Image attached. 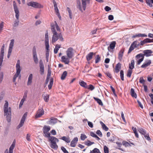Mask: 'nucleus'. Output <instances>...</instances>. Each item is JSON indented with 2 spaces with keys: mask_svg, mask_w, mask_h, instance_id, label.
Listing matches in <instances>:
<instances>
[{
  "mask_svg": "<svg viewBox=\"0 0 153 153\" xmlns=\"http://www.w3.org/2000/svg\"><path fill=\"white\" fill-rule=\"evenodd\" d=\"M145 80L144 79L143 77H141L140 78L139 82L140 83L143 84V85H145Z\"/></svg>",
  "mask_w": 153,
  "mask_h": 153,
  "instance_id": "nucleus-54",
  "label": "nucleus"
},
{
  "mask_svg": "<svg viewBox=\"0 0 153 153\" xmlns=\"http://www.w3.org/2000/svg\"><path fill=\"white\" fill-rule=\"evenodd\" d=\"M4 44L1 49L0 60H3L4 53Z\"/></svg>",
  "mask_w": 153,
  "mask_h": 153,
  "instance_id": "nucleus-17",
  "label": "nucleus"
},
{
  "mask_svg": "<svg viewBox=\"0 0 153 153\" xmlns=\"http://www.w3.org/2000/svg\"><path fill=\"white\" fill-rule=\"evenodd\" d=\"M50 130V128L49 126H45L43 128V132H48Z\"/></svg>",
  "mask_w": 153,
  "mask_h": 153,
  "instance_id": "nucleus-38",
  "label": "nucleus"
},
{
  "mask_svg": "<svg viewBox=\"0 0 153 153\" xmlns=\"http://www.w3.org/2000/svg\"><path fill=\"white\" fill-rule=\"evenodd\" d=\"M42 96L43 97L44 101L45 102H47L49 100V95L48 94H44L42 95Z\"/></svg>",
  "mask_w": 153,
  "mask_h": 153,
  "instance_id": "nucleus-28",
  "label": "nucleus"
},
{
  "mask_svg": "<svg viewBox=\"0 0 153 153\" xmlns=\"http://www.w3.org/2000/svg\"><path fill=\"white\" fill-rule=\"evenodd\" d=\"M78 138L77 137H74L71 143V146L72 147H75L77 143Z\"/></svg>",
  "mask_w": 153,
  "mask_h": 153,
  "instance_id": "nucleus-16",
  "label": "nucleus"
},
{
  "mask_svg": "<svg viewBox=\"0 0 153 153\" xmlns=\"http://www.w3.org/2000/svg\"><path fill=\"white\" fill-rule=\"evenodd\" d=\"M16 73L14 75L13 79V82H15L17 77L19 76V77H21L20 73L21 72V68L20 66V61L19 60H18L17 61L16 65Z\"/></svg>",
  "mask_w": 153,
  "mask_h": 153,
  "instance_id": "nucleus-3",
  "label": "nucleus"
},
{
  "mask_svg": "<svg viewBox=\"0 0 153 153\" xmlns=\"http://www.w3.org/2000/svg\"><path fill=\"white\" fill-rule=\"evenodd\" d=\"M144 137L148 141H150L151 140V139L149 137V135L148 134H146L144 135Z\"/></svg>",
  "mask_w": 153,
  "mask_h": 153,
  "instance_id": "nucleus-55",
  "label": "nucleus"
},
{
  "mask_svg": "<svg viewBox=\"0 0 153 153\" xmlns=\"http://www.w3.org/2000/svg\"><path fill=\"white\" fill-rule=\"evenodd\" d=\"M45 44L46 47V58L49 57V38L48 33V32H46L45 35Z\"/></svg>",
  "mask_w": 153,
  "mask_h": 153,
  "instance_id": "nucleus-5",
  "label": "nucleus"
},
{
  "mask_svg": "<svg viewBox=\"0 0 153 153\" xmlns=\"http://www.w3.org/2000/svg\"><path fill=\"white\" fill-rule=\"evenodd\" d=\"M13 6L14 10L16 14V19H19V11L15 1H13Z\"/></svg>",
  "mask_w": 153,
  "mask_h": 153,
  "instance_id": "nucleus-7",
  "label": "nucleus"
},
{
  "mask_svg": "<svg viewBox=\"0 0 153 153\" xmlns=\"http://www.w3.org/2000/svg\"><path fill=\"white\" fill-rule=\"evenodd\" d=\"M33 79V74H30L28 79V81L27 82V85H30L32 82V80Z\"/></svg>",
  "mask_w": 153,
  "mask_h": 153,
  "instance_id": "nucleus-20",
  "label": "nucleus"
},
{
  "mask_svg": "<svg viewBox=\"0 0 153 153\" xmlns=\"http://www.w3.org/2000/svg\"><path fill=\"white\" fill-rule=\"evenodd\" d=\"M44 114V110L42 108H39L37 111L36 114L35 116L36 118H39L42 116Z\"/></svg>",
  "mask_w": 153,
  "mask_h": 153,
  "instance_id": "nucleus-12",
  "label": "nucleus"
},
{
  "mask_svg": "<svg viewBox=\"0 0 153 153\" xmlns=\"http://www.w3.org/2000/svg\"><path fill=\"white\" fill-rule=\"evenodd\" d=\"M132 73V71L131 70V69L128 70V71L127 74V76H128L129 77H130L131 76Z\"/></svg>",
  "mask_w": 153,
  "mask_h": 153,
  "instance_id": "nucleus-53",
  "label": "nucleus"
},
{
  "mask_svg": "<svg viewBox=\"0 0 153 153\" xmlns=\"http://www.w3.org/2000/svg\"><path fill=\"white\" fill-rule=\"evenodd\" d=\"M4 106V111L5 115H6L7 121L8 122H10L11 120V111L10 107L8 108V103L7 101H5Z\"/></svg>",
  "mask_w": 153,
  "mask_h": 153,
  "instance_id": "nucleus-2",
  "label": "nucleus"
},
{
  "mask_svg": "<svg viewBox=\"0 0 153 153\" xmlns=\"http://www.w3.org/2000/svg\"><path fill=\"white\" fill-rule=\"evenodd\" d=\"M121 64L120 63H118L116 65L115 68V71L117 73H118L121 69Z\"/></svg>",
  "mask_w": 153,
  "mask_h": 153,
  "instance_id": "nucleus-27",
  "label": "nucleus"
},
{
  "mask_svg": "<svg viewBox=\"0 0 153 153\" xmlns=\"http://www.w3.org/2000/svg\"><path fill=\"white\" fill-rule=\"evenodd\" d=\"M116 42L114 41L112 42L110 44L108 48V50H109V48L112 49H113L114 48L116 45Z\"/></svg>",
  "mask_w": 153,
  "mask_h": 153,
  "instance_id": "nucleus-26",
  "label": "nucleus"
},
{
  "mask_svg": "<svg viewBox=\"0 0 153 153\" xmlns=\"http://www.w3.org/2000/svg\"><path fill=\"white\" fill-rule=\"evenodd\" d=\"M87 0H82V5L84 10H85L86 7Z\"/></svg>",
  "mask_w": 153,
  "mask_h": 153,
  "instance_id": "nucleus-33",
  "label": "nucleus"
},
{
  "mask_svg": "<svg viewBox=\"0 0 153 153\" xmlns=\"http://www.w3.org/2000/svg\"><path fill=\"white\" fill-rule=\"evenodd\" d=\"M88 89L92 91L94 89V87L91 85H89Z\"/></svg>",
  "mask_w": 153,
  "mask_h": 153,
  "instance_id": "nucleus-63",
  "label": "nucleus"
},
{
  "mask_svg": "<svg viewBox=\"0 0 153 153\" xmlns=\"http://www.w3.org/2000/svg\"><path fill=\"white\" fill-rule=\"evenodd\" d=\"M44 134V136L47 137L49 138V139L50 137V134L48 132H46L45 131L43 132Z\"/></svg>",
  "mask_w": 153,
  "mask_h": 153,
  "instance_id": "nucleus-47",
  "label": "nucleus"
},
{
  "mask_svg": "<svg viewBox=\"0 0 153 153\" xmlns=\"http://www.w3.org/2000/svg\"><path fill=\"white\" fill-rule=\"evenodd\" d=\"M136 57L137 59H139L141 58L140 59H138L137 61V64L140 65L141 62L143 60L144 58V55L143 54L140 53L136 56Z\"/></svg>",
  "mask_w": 153,
  "mask_h": 153,
  "instance_id": "nucleus-13",
  "label": "nucleus"
},
{
  "mask_svg": "<svg viewBox=\"0 0 153 153\" xmlns=\"http://www.w3.org/2000/svg\"><path fill=\"white\" fill-rule=\"evenodd\" d=\"M135 48H134L133 45H131L129 48L128 53V54L130 53Z\"/></svg>",
  "mask_w": 153,
  "mask_h": 153,
  "instance_id": "nucleus-52",
  "label": "nucleus"
},
{
  "mask_svg": "<svg viewBox=\"0 0 153 153\" xmlns=\"http://www.w3.org/2000/svg\"><path fill=\"white\" fill-rule=\"evenodd\" d=\"M27 112L25 113L24 114L22 118L21 119L20 121V122L19 123V124L18 125V126L17 127V128H19L21 127H22L24 123V122L25 121V120L26 118V117H27Z\"/></svg>",
  "mask_w": 153,
  "mask_h": 153,
  "instance_id": "nucleus-10",
  "label": "nucleus"
},
{
  "mask_svg": "<svg viewBox=\"0 0 153 153\" xmlns=\"http://www.w3.org/2000/svg\"><path fill=\"white\" fill-rule=\"evenodd\" d=\"M61 139L68 143H69L71 142V140L68 137L63 136L61 137Z\"/></svg>",
  "mask_w": 153,
  "mask_h": 153,
  "instance_id": "nucleus-23",
  "label": "nucleus"
},
{
  "mask_svg": "<svg viewBox=\"0 0 153 153\" xmlns=\"http://www.w3.org/2000/svg\"><path fill=\"white\" fill-rule=\"evenodd\" d=\"M15 145V141L14 140L13 142L12 145L10 146L9 149V151L11 152H13V150L14 148Z\"/></svg>",
  "mask_w": 153,
  "mask_h": 153,
  "instance_id": "nucleus-29",
  "label": "nucleus"
},
{
  "mask_svg": "<svg viewBox=\"0 0 153 153\" xmlns=\"http://www.w3.org/2000/svg\"><path fill=\"white\" fill-rule=\"evenodd\" d=\"M49 140L51 141L50 146L53 149H56L58 148V146L56 143L59 141L58 139L52 136L50 138Z\"/></svg>",
  "mask_w": 153,
  "mask_h": 153,
  "instance_id": "nucleus-4",
  "label": "nucleus"
},
{
  "mask_svg": "<svg viewBox=\"0 0 153 153\" xmlns=\"http://www.w3.org/2000/svg\"><path fill=\"white\" fill-rule=\"evenodd\" d=\"M4 93L3 92H1L0 94V102H1V101L3 99L4 97Z\"/></svg>",
  "mask_w": 153,
  "mask_h": 153,
  "instance_id": "nucleus-59",
  "label": "nucleus"
},
{
  "mask_svg": "<svg viewBox=\"0 0 153 153\" xmlns=\"http://www.w3.org/2000/svg\"><path fill=\"white\" fill-rule=\"evenodd\" d=\"M134 59H132L131 61V62L129 65V68L131 70H132L134 68Z\"/></svg>",
  "mask_w": 153,
  "mask_h": 153,
  "instance_id": "nucleus-35",
  "label": "nucleus"
},
{
  "mask_svg": "<svg viewBox=\"0 0 153 153\" xmlns=\"http://www.w3.org/2000/svg\"><path fill=\"white\" fill-rule=\"evenodd\" d=\"M77 8H79L81 11L82 12V7L81 5L80 1L79 0H78L77 1Z\"/></svg>",
  "mask_w": 153,
  "mask_h": 153,
  "instance_id": "nucleus-43",
  "label": "nucleus"
},
{
  "mask_svg": "<svg viewBox=\"0 0 153 153\" xmlns=\"http://www.w3.org/2000/svg\"><path fill=\"white\" fill-rule=\"evenodd\" d=\"M143 53L144 54H143L144 56L148 57L151 56L152 51L150 50H147L144 51Z\"/></svg>",
  "mask_w": 153,
  "mask_h": 153,
  "instance_id": "nucleus-15",
  "label": "nucleus"
},
{
  "mask_svg": "<svg viewBox=\"0 0 153 153\" xmlns=\"http://www.w3.org/2000/svg\"><path fill=\"white\" fill-rule=\"evenodd\" d=\"M104 153H108V148L106 146H104Z\"/></svg>",
  "mask_w": 153,
  "mask_h": 153,
  "instance_id": "nucleus-58",
  "label": "nucleus"
},
{
  "mask_svg": "<svg viewBox=\"0 0 153 153\" xmlns=\"http://www.w3.org/2000/svg\"><path fill=\"white\" fill-rule=\"evenodd\" d=\"M61 47V46L59 45H56L55 48L54 50V52L55 54H56L58 51L59 48Z\"/></svg>",
  "mask_w": 153,
  "mask_h": 153,
  "instance_id": "nucleus-34",
  "label": "nucleus"
},
{
  "mask_svg": "<svg viewBox=\"0 0 153 153\" xmlns=\"http://www.w3.org/2000/svg\"><path fill=\"white\" fill-rule=\"evenodd\" d=\"M67 73L66 71H64L61 77L62 80H64L67 75Z\"/></svg>",
  "mask_w": 153,
  "mask_h": 153,
  "instance_id": "nucleus-40",
  "label": "nucleus"
},
{
  "mask_svg": "<svg viewBox=\"0 0 153 153\" xmlns=\"http://www.w3.org/2000/svg\"><path fill=\"white\" fill-rule=\"evenodd\" d=\"M138 131L142 134L145 135L146 134V131L142 128H139L138 129Z\"/></svg>",
  "mask_w": 153,
  "mask_h": 153,
  "instance_id": "nucleus-31",
  "label": "nucleus"
},
{
  "mask_svg": "<svg viewBox=\"0 0 153 153\" xmlns=\"http://www.w3.org/2000/svg\"><path fill=\"white\" fill-rule=\"evenodd\" d=\"M90 153H101L99 149L94 148L92 151H91Z\"/></svg>",
  "mask_w": 153,
  "mask_h": 153,
  "instance_id": "nucleus-44",
  "label": "nucleus"
},
{
  "mask_svg": "<svg viewBox=\"0 0 153 153\" xmlns=\"http://www.w3.org/2000/svg\"><path fill=\"white\" fill-rule=\"evenodd\" d=\"M61 149L64 153H69L66 149L63 146H62Z\"/></svg>",
  "mask_w": 153,
  "mask_h": 153,
  "instance_id": "nucleus-60",
  "label": "nucleus"
},
{
  "mask_svg": "<svg viewBox=\"0 0 153 153\" xmlns=\"http://www.w3.org/2000/svg\"><path fill=\"white\" fill-rule=\"evenodd\" d=\"M94 142L91 141L89 140H87L85 142V144L88 146H91V145L94 144Z\"/></svg>",
  "mask_w": 153,
  "mask_h": 153,
  "instance_id": "nucleus-39",
  "label": "nucleus"
},
{
  "mask_svg": "<svg viewBox=\"0 0 153 153\" xmlns=\"http://www.w3.org/2000/svg\"><path fill=\"white\" fill-rule=\"evenodd\" d=\"M19 22V19H16L15 21L14 24L13 25L14 27H16L18 26Z\"/></svg>",
  "mask_w": 153,
  "mask_h": 153,
  "instance_id": "nucleus-56",
  "label": "nucleus"
},
{
  "mask_svg": "<svg viewBox=\"0 0 153 153\" xmlns=\"http://www.w3.org/2000/svg\"><path fill=\"white\" fill-rule=\"evenodd\" d=\"M124 51L123 49H122L119 53L118 58L120 61L122 59V57Z\"/></svg>",
  "mask_w": 153,
  "mask_h": 153,
  "instance_id": "nucleus-22",
  "label": "nucleus"
},
{
  "mask_svg": "<svg viewBox=\"0 0 153 153\" xmlns=\"http://www.w3.org/2000/svg\"><path fill=\"white\" fill-rule=\"evenodd\" d=\"M57 120L56 118L52 119L50 121V123L52 124H54L57 123Z\"/></svg>",
  "mask_w": 153,
  "mask_h": 153,
  "instance_id": "nucleus-45",
  "label": "nucleus"
},
{
  "mask_svg": "<svg viewBox=\"0 0 153 153\" xmlns=\"http://www.w3.org/2000/svg\"><path fill=\"white\" fill-rule=\"evenodd\" d=\"M146 2L147 4L149 5L150 7H152L153 6L151 0H146Z\"/></svg>",
  "mask_w": 153,
  "mask_h": 153,
  "instance_id": "nucleus-51",
  "label": "nucleus"
},
{
  "mask_svg": "<svg viewBox=\"0 0 153 153\" xmlns=\"http://www.w3.org/2000/svg\"><path fill=\"white\" fill-rule=\"evenodd\" d=\"M66 54L67 57L71 59V58L74 56V49L72 48H69L66 51Z\"/></svg>",
  "mask_w": 153,
  "mask_h": 153,
  "instance_id": "nucleus-9",
  "label": "nucleus"
},
{
  "mask_svg": "<svg viewBox=\"0 0 153 153\" xmlns=\"http://www.w3.org/2000/svg\"><path fill=\"white\" fill-rule=\"evenodd\" d=\"M53 84V79L52 78H51L49 85H48V88L49 89H51V88Z\"/></svg>",
  "mask_w": 153,
  "mask_h": 153,
  "instance_id": "nucleus-41",
  "label": "nucleus"
},
{
  "mask_svg": "<svg viewBox=\"0 0 153 153\" xmlns=\"http://www.w3.org/2000/svg\"><path fill=\"white\" fill-rule=\"evenodd\" d=\"M130 93L131 96L136 98L137 97L136 94L133 88H131L130 91Z\"/></svg>",
  "mask_w": 153,
  "mask_h": 153,
  "instance_id": "nucleus-24",
  "label": "nucleus"
},
{
  "mask_svg": "<svg viewBox=\"0 0 153 153\" xmlns=\"http://www.w3.org/2000/svg\"><path fill=\"white\" fill-rule=\"evenodd\" d=\"M94 54L93 52H90L88 53L86 56V59L87 61H88L91 59Z\"/></svg>",
  "mask_w": 153,
  "mask_h": 153,
  "instance_id": "nucleus-25",
  "label": "nucleus"
},
{
  "mask_svg": "<svg viewBox=\"0 0 153 153\" xmlns=\"http://www.w3.org/2000/svg\"><path fill=\"white\" fill-rule=\"evenodd\" d=\"M93 98L97 102L99 105L102 106L103 105V103L101 100L95 97H93Z\"/></svg>",
  "mask_w": 153,
  "mask_h": 153,
  "instance_id": "nucleus-32",
  "label": "nucleus"
},
{
  "mask_svg": "<svg viewBox=\"0 0 153 153\" xmlns=\"http://www.w3.org/2000/svg\"><path fill=\"white\" fill-rule=\"evenodd\" d=\"M51 29L53 34L52 39V42L53 43L56 42L59 39L61 41H63L62 34L61 33H59L57 32L60 31V29L56 21L54 22V24L51 25Z\"/></svg>",
  "mask_w": 153,
  "mask_h": 153,
  "instance_id": "nucleus-1",
  "label": "nucleus"
},
{
  "mask_svg": "<svg viewBox=\"0 0 153 153\" xmlns=\"http://www.w3.org/2000/svg\"><path fill=\"white\" fill-rule=\"evenodd\" d=\"M100 123L102 126V128L105 131H107L108 130V128L102 122L100 121Z\"/></svg>",
  "mask_w": 153,
  "mask_h": 153,
  "instance_id": "nucleus-36",
  "label": "nucleus"
},
{
  "mask_svg": "<svg viewBox=\"0 0 153 153\" xmlns=\"http://www.w3.org/2000/svg\"><path fill=\"white\" fill-rule=\"evenodd\" d=\"M120 76L121 80L123 81L124 80V72L123 70H121L120 72Z\"/></svg>",
  "mask_w": 153,
  "mask_h": 153,
  "instance_id": "nucleus-50",
  "label": "nucleus"
},
{
  "mask_svg": "<svg viewBox=\"0 0 153 153\" xmlns=\"http://www.w3.org/2000/svg\"><path fill=\"white\" fill-rule=\"evenodd\" d=\"M88 126L91 128L93 127V124L90 121H88Z\"/></svg>",
  "mask_w": 153,
  "mask_h": 153,
  "instance_id": "nucleus-64",
  "label": "nucleus"
},
{
  "mask_svg": "<svg viewBox=\"0 0 153 153\" xmlns=\"http://www.w3.org/2000/svg\"><path fill=\"white\" fill-rule=\"evenodd\" d=\"M123 145L124 146L126 147H127L128 146H131V145L125 141H124L123 142Z\"/></svg>",
  "mask_w": 153,
  "mask_h": 153,
  "instance_id": "nucleus-49",
  "label": "nucleus"
},
{
  "mask_svg": "<svg viewBox=\"0 0 153 153\" xmlns=\"http://www.w3.org/2000/svg\"><path fill=\"white\" fill-rule=\"evenodd\" d=\"M33 79V74H30L28 79V81L27 82V85H30L32 82V80Z\"/></svg>",
  "mask_w": 153,
  "mask_h": 153,
  "instance_id": "nucleus-19",
  "label": "nucleus"
},
{
  "mask_svg": "<svg viewBox=\"0 0 153 153\" xmlns=\"http://www.w3.org/2000/svg\"><path fill=\"white\" fill-rule=\"evenodd\" d=\"M101 57L99 55H97L95 57V61L96 63H98L100 60Z\"/></svg>",
  "mask_w": 153,
  "mask_h": 153,
  "instance_id": "nucleus-42",
  "label": "nucleus"
},
{
  "mask_svg": "<svg viewBox=\"0 0 153 153\" xmlns=\"http://www.w3.org/2000/svg\"><path fill=\"white\" fill-rule=\"evenodd\" d=\"M27 4L28 6H31L35 8H40L43 7V6L39 3L33 1L28 2Z\"/></svg>",
  "mask_w": 153,
  "mask_h": 153,
  "instance_id": "nucleus-6",
  "label": "nucleus"
},
{
  "mask_svg": "<svg viewBox=\"0 0 153 153\" xmlns=\"http://www.w3.org/2000/svg\"><path fill=\"white\" fill-rule=\"evenodd\" d=\"M79 84L81 86L85 88H88V85L87 83L83 81L79 82Z\"/></svg>",
  "mask_w": 153,
  "mask_h": 153,
  "instance_id": "nucleus-30",
  "label": "nucleus"
},
{
  "mask_svg": "<svg viewBox=\"0 0 153 153\" xmlns=\"http://www.w3.org/2000/svg\"><path fill=\"white\" fill-rule=\"evenodd\" d=\"M39 66L40 74L42 75L44 73V66L42 59H40L39 60Z\"/></svg>",
  "mask_w": 153,
  "mask_h": 153,
  "instance_id": "nucleus-11",
  "label": "nucleus"
},
{
  "mask_svg": "<svg viewBox=\"0 0 153 153\" xmlns=\"http://www.w3.org/2000/svg\"><path fill=\"white\" fill-rule=\"evenodd\" d=\"M33 56L34 62L36 64H37L38 62V59L37 56L36 49L34 47L33 49Z\"/></svg>",
  "mask_w": 153,
  "mask_h": 153,
  "instance_id": "nucleus-8",
  "label": "nucleus"
},
{
  "mask_svg": "<svg viewBox=\"0 0 153 153\" xmlns=\"http://www.w3.org/2000/svg\"><path fill=\"white\" fill-rule=\"evenodd\" d=\"M70 58L66 56H62L61 57L62 61L64 62L65 64H68L70 62Z\"/></svg>",
  "mask_w": 153,
  "mask_h": 153,
  "instance_id": "nucleus-14",
  "label": "nucleus"
},
{
  "mask_svg": "<svg viewBox=\"0 0 153 153\" xmlns=\"http://www.w3.org/2000/svg\"><path fill=\"white\" fill-rule=\"evenodd\" d=\"M3 22H1L0 24V33H1L3 27Z\"/></svg>",
  "mask_w": 153,
  "mask_h": 153,
  "instance_id": "nucleus-62",
  "label": "nucleus"
},
{
  "mask_svg": "<svg viewBox=\"0 0 153 153\" xmlns=\"http://www.w3.org/2000/svg\"><path fill=\"white\" fill-rule=\"evenodd\" d=\"M14 39H11L10 40V42L9 47L13 48L14 46Z\"/></svg>",
  "mask_w": 153,
  "mask_h": 153,
  "instance_id": "nucleus-46",
  "label": "nucleus"
},
{
  "mask_svg": "<svg viewBox=\"0 0 153 153\" xmlns=\"http://www.w3.org/2000/svg\"><path fill=\"white\" fill-rule=\"evenodd\" d=\"M96 133L100 137H102V132L100 130H98L97 131Z\"/></svg>",
  "mask_w": 153,
  "mask_h": 153,
  "instance_id": "nucleus-61",
  "label": "nucleus"
},
{
  "mask_svg": "<svg viewBox=\"0 0 153 153\" xmlns=\"http://www.w3.org/2000/svg\"><path fill=\"white\" fill-rule=\"evenodd\" d=\"M87 138V137L85 134H81L80 139L82 140H84Z\"/></svg>",
  "mask_w": 153,
  "mask_h": 153,
  "instance_id": "nucleus-48",
  "label": "nucleus"
},
{
  "mask_svg": "<svg viewBox=\"0 0 153 153\" xmlns=\"http://www.w3.org/2000/svg\"><path fill=\"white\" fill-rule=\"evenodd\" d=\"M147 37V35L145 34L138 33L133 36L132 38H135L137 37Z\"/></svg>",
  "mask_w": 153,
  "mask_h": 153,
  "instance_id": "nucleus-21",
  "label": "nucleus"
},
{
  "mask_svg": "<svg viewBox=\"0 0 153 153\" xmlns=\"http://www.w3.org/2000/svg\"><path fill=\"white\" fill-rule=\"evenodd\" d=\"M144 41L145 43L152 42V39H151L148 38H146L145 39H144Z\"/></svg>",
  "mask_w": 153,
  "mask_h": 153,
  "instance_id": "nucleus-57",
  "label": "nucleus"
},
{
  "mask_svg": "<svg viewBox=\"0 0 153 153\" xmlns=\"http://www.w3.org/2000/svg\"><path fill=\"white\" fill-rule=\"evenodd\" d=\"M131 45L136 48L138 47L140 44L137 41H135L133 42Z\"/></svg>",
  "mask_w": 153,
  "mask_h": 153,
  "instance_id": "nucleus-37",
  "label": "nucleus"
},
{
  "mask_svg": "<svg viewBox=\"0 0 153 153\" xmlns=\"http://www.w3.org/2000/svg\"><path fill=\"white\" fill-rule=\"evenodd\" d=\"M151 63V61L150 60H147L141 66L142 68H146L150 65Z\"/></svg>",
  "mask_w": 153,
  "mask_h": 153,
  "instance_id": "nucleus-18",
  "label": "nucleus"
}]
</instances>
